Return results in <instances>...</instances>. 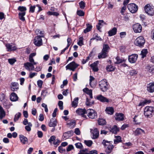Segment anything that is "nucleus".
I'll list each match as a JSON object with an SVG mask.
<instances>
[{"mask_svg": "<svg viewBox=\"0 0 154 154\" xmlns=\"http://www.w3.org/2000/svg\"><path fill=\"white\" fill-rule=\"evenodd\" d=\"M21 115V114L20 112H19L17 113L15 115L14 119V122H16L18 120L19 118L20 117Z\"/></svg>", "mask_w": 154, "mask_h": 154, "instance_id": "42", "label": "nucleus"}, {"mask_svg": "<svg viewBox=\"0 0 154 154\" xmlns=\"http://www.w3.org/2000/svg\"><path fill=\"white\" fill-rule=\"evenodd\" d=\"M147 90L150 93L153 92H154V83H150L147 84Z\"/></svg>", "mask_w": 154, "mask_h": 154, "instance_id": "14", "label": "nucleus"}, {"mask_svg": "<svg viewBox=\"0 0 154 154\" xmlns=\"http://www.w3.org/2000/svg\"><path fill=\"white\" fill-rule=\"evenodd\" d=\"M86 113L88 116L91 119H94L97 117V113L95 111L91 109L87 110Z\"/></svg>", "mask_w": 154, "mask_h": 154, "instance_id": "5", "label": "nucleus"}, {"mask_svg": "<svg viewBox=\"0 0 154 154\" xmlns=\"http://www.w3.org/2000/svg\"><path fill=\"white\" fill-rule=\"evenodd\" d=\"M18 97L17 94L15 93H12L11 95L10 99L12 101H16L18 100Z\"/></svg>", "mask_w": 154, "mask_h": 154, "instance_id": "15", "label": "nucleus"}, {"mask_svg": "<svg viewBox=\"0 0 154 154\" xmlns=\"http://www.w3.org/2000/svg\"><path fill=\"white\" fill-rule=\"evenodd\" d=\"M145 12L149 15L152 16L154 14V7L150 4H147L144 7Z\"/></svg>", "mask_w": 154, "mask_h": 154, "instance_id": "3", "label": "nucleus"}, {"mask_svg": "<svg viewBox=\"0 0 154 154\" xmlns=\"http://www.w3.org/2000/svg\"><path fill=\"white\" fill-rule=\"evenodd\" d=\"M108 8L109 9H112L113 7V5L112 4L111 2H109L108 5Z\"/></svg>", "mask_w": 154, "mask_h": 154, "instance_id": "63", "label": "nucleus"}, {"mask_svg": "<svg viewBox=\"0 0 154 154\" xmlns=\"http://www.w3.org/2000/svg\"><path fill=\"white\" fill-rule=\"evenodd\" d=\"M85 90L87 91H89V96H90V97L91 98H92L93 97V96H92L91 91L89 90L88 88H85L84 89H83V91H85Z\"/></svg>", "mask_w": 154, "mask_h": 154, "instance_id": "55", "label": "nucleus"}, {"mask_svg": "<svg viewBox=\"0 0 154 154\" xmlns=\"http://www.w3.org/2000/svg\"><path fill=\"white\" fill-rule=\"evenodd\" d=\"M77 14L78 15L80 16H83L85 14V13L81 10L77 11Z\"/></svg>", "mask_w": 154, "mask_h": 154, "instance_id": "47", "label": "nucleus"}, {"mask_svg": "<svg viewBox=\"0 0 154 154\" xmlns=\"http://www.w3.org/2000/svg\"><path fill=\"white\" fill-rule=\"evenodd\" d=\"M93 138L96 139L97 138L99 134V131L97 128H95L94 129L93 132H92Z\"/></svg>", "mask_w": 154, "mask_h": 154, "instance_id": "26", "label": "nucleus"}, {"mask_svg": "<svg viewBox=\"0 0 154 154\" xmlns=\"http://www.w3.org/2000/svg\"><path fill=\"white\" fill-rule=\"evenodd\" d=\"M58 105L60 109L61 110H63V102L62 101H59L58 102Z\"/></svg>", "mask_w": 154, "mask_h": 154, "instance_id": "53", "label": "nucleus"}, {"mask_svg": "<svg viewBox=\"0 0 154 154\" xmlns=\"http://www.w3.org/2000/svg\"><path fill=\"white\" fill-rule=\"evenodd\" d=\"M154 108L151 106H146L144 111V114L145 117L147 118H150L154 114Z\"/></svg>", "mask_w": 154, "mask_h": 154, "instance_id": "1", "label": "nucleus"}, {"mask_svg": "<svg viewBox=\"0 0 154 154\" xmlns=\"http://www.w3.org/2000/svg\"><path fill=\"white\" fill-rule=\"evenodd\" d=\"M80 7L82 9H83L85 7V3L83 1H81L79 3Z\"/></svg>", "mask_w": 154, "mask_h": 154, "instance_id": "48", "label": "nucleus"}, {"mask_svg": "<svg viewBox=\"0 0 154 154\" xmlns=\"http://www.w3.org/2000/svg\"><path fill=\"white\" fill-rule=\"evenodd\" d=\"M114 146L112 145H109L107 147L106 151L108 154L110 153L112 151Z\"/></svg>", "mask_w": 154, "mask_h": 154, "instance_id": "32", "label": "nucleus"}, {"mask_svg": "<svg viewBox=\"0 0 154 154\" xmlns=\"http://www.w3.org/2000/svg\"><path fill=\"white\" fill-rule=\"evenodd\" d=\"M98 123L99 125H103L106 124V122L104 119H100L98 121Z\"/></svg>", "mask_w": 154, "mask_h": 154, "instance_id": "38", "label": "nucleus"}, {"mask_svg": "<svg viewBox=\"0 0 154 154\" xmlns=\"http://www.w3.org/2000/svg\"><path fill=\"white\" fill-rule=\"evenodd\" d=\"M68 126L70 128H73L75 125V122L74 120H69L67 123Z\"/></svg>", "mask_w": 154, "mask_h": 154, "instance_id": "21", "label": "nucleus"}, {"mask_svg": "<svg viewBox=\"0 0 154 154\" xmlns=\"http://www.w3.org/2000/svg\"><path fill=\"white\" fill-rule=\"evenodd\" d=\"M94 40H96L97 41H101L102 40V39L100 36H98L97 34L96 33L94 34L93 35V37L90 39V43L91 42V41Z\"/></svg>", "mask_w": 154, "mask_h": 154, "instance_id": "20", "label": "nucleus"}, {"mask_svg": "<svg viewBox=\"0 0 154 154\" xmlns=\"http://www.w3.org/2000/svg\"><path fill=\"white\" fill-rule=\"evenodd\" d=\"M135 135V136H139L142 133L144 134L145 133L144 131L140 128H137L134 131Z\"/></svg>", "mask_w": 154, "mask_h": 154, "instance_id": "19", "label": "nucleus"}, {"mask_svg": "<svg viewBox=\"0 0 154 154\" xmlns=\"http://www.w3.org/2000/svg\"><path fill=\"white\" fill-rule=\"evenodd\" d=\"M8 61L10 64L12 65L16 61V60L14 58L9 59Z\"/></svg>", "mask_w": 154, "mask_h": 154, "instance_id": "50", "label": "nucleus"}, {"mask_svg": "<svg viewBox=\"0 0 154 154\" xmlns=\"http://www.w3.org/2000/svg\"><path fill=\"white\" fill-rule=\"evenodd\" d=\"M36 64H34L33 62H27L24 63V66L26 69L29 71H31L35 70V67L34 65Z\"/></svg>", "mask_w": 154, "mask_h": 154, "instance_id": "9", "label": "nucleus"}, {"mask_svg": "<svg viewBox=\"0 0 154 154\" xmlns=\"http://www.w3.org/2000/svg\"><path fill=\"white\" fill-rule=\"evenodd\" d=\"M44 118L43 114H40L39 116V120L41 121H42L44 120Z\"/></svg>", "mask_w": 154, "mask_h": 154, "instance_id": "61", "label": "nucleus"}, {"mask_svg": "<svg viewBox=\"0 0 154 154\" xmlns=\"http://www.w3.org/2000/svg\"><path fill=\"white\" fill-rule=\"evenodd\" d=\"M90 83H89V85H90L91 87H94V85H92V82L94 80V78L92 76H90Z\"/></svg>", "mask_w": 154, "mask_h": 154, "instance_id": "54", "label": "nucleus"}, {"mask_svg": "<svg viewBox=\"0 0 154 154\" xmlns=\"http://www.w3.org/2000/svg\"><path fill=\"white\" fill-rule=\"evenodd\" d=\"M109 49L110 48L108 45H103V48L102 51L108 53L109 50Z\"/></svg>", "mask_w": 154, "mask_h": 154, "instance_id": "34", "label": "nucleus"}, {"mask_svg": "<svg viewBox=\"0 0 154 154\" xmlns=\"http://www.w3.org/2000/svg\"><path fill=\"white\" fill-rule=\"evenodd\" d=\"M131 76H135L138 73L137 71L135 69H131L129 72Z\"/></svg>", "mask_w": 154, "mask_h": 154, "instance_id": "40", "label": "nucleus"}, {"mask_svg": "<svg viewBox=\"0 0 154 154\" xmlns=\"http://www.w3.org/2000/svg\"><path fill=\"white\" fill-rule=\"evenodd\" d=\"M147 50L146 49H144L142 50L141 52V54L142 55V57L143 58L146 55V54L147 53Z\"/></svg>", "mask_w": 154, "mask_h": 154, "instance_id": "43", "label": "nucleus"}, {"mask_svg": "<svg viewBox=\"0 0 154 154\" xmlns=\"http://www.w3.org/2000/svg\"><path fill=\"white\" fill-rule=\"evenodd\" d=\"M107 56V53L102 51L101 52L98 54V57L100 59L101 58H105Z\"/></svg>", "mask_w": 154, "mask_h": 154, "instance_id": "27", "label": "nucleus"}, {"mask_svg": "<svg viewBox=\"0 0 154 154\" xmlns=\"http://www.w3.org/2000/svg\"><path fill=\"white\" fill-rule=\"evenodd\" d=\"M145 42L143 37L142 36H139L134 41L135 45L140 47H142Z\"/></svg>", "mask_w": 154, "mask_h": 154, "instance_id": "4", "label": "nucleus"}, {"mask_svg": "<svg viewBox=\"0 0 154 154\" xmlns=\"http://www.w3.org/2000/svg\"><path fill=\"white\" fill-rule=\"evenodd\" d=\"M76 113L79 115L81 116L82 117L86 118L87 116L85 114L86 113V111L85 109H78L76 110Z\"/></svg>", "mask_w": 154, "mask_h": 154, "instance_id": "12", "label": "nucleus"}, {"mask_svg": "<svg viewBox=\"0 0 154 154\" xmlns=\"http://www.w3.org/2000/svg\"><path fill=\"white\" fill-rule=\"evenodd\" d=\"M108 83L107 80L103 79L100 81L99 83V85L100 90L103 92H105L108 89Z\"/></svg>", "mask_w": 154, "mask_h": 154, "instance_id": "2", "label": "nucleus"}, {"mask_svg": "<svg viewBox=\"0 0 154 154\" xmlns=\"http://www.w3.org/2000/svg\"><path fill=\"white\" fill-rule=\"evenodd\" d=\"M87 28L84 30V32L86 33L90 31L92 29V26L89 23L86 24Z\"/></svg>", "mask_w": 154, "mask_h": 154, "instance_id": "33", "label": "nucleus"}, {"mask_svg": "<svg viewBox=\"0 0 154 154\" xmlns=\"http://www.w3.org/2000/svg\"><path fill=\"white\" fill-rule=\"evenodd\" d=\"M78 66V65L74 62L73 61L68 64L66 66V70L70 69V70L74 71Z\"/></svg>", "mask_w": 154, "mask_h": 154, "instance_id": "8", "label": "nucleus"}, {"mask_svg": "<svg viewBox=\"0 0 154 154\" xmlns=\"http://www.w3.org/2000/svg\"><path fill=\"white\" fill-rule=\"evenodd\" d=\"M129 11L132 13H136L138 10V6L134 3H130L127 6Z\"/></svg>", "mask_w": 154, "mask_h": 154, "instance_id": "6", "label": "nucleus"}, {"mask_svg": "<svg viewBox=\"0 0 154 154\" xmlns=\"http://www.w3.org/2000/svg\"><path fill=\"white\" fill-rule=\"evenodd\" d=\"M79 98L78 97L74 99V100L72 103V106L74 107H76L78 105V103Z\"/></svg>", "mask_w": 154, "mask_h": 154, "instance_id": "30", "label": "nucleus"}, {"mask_svg": "<svg viewBox=\"0 0 154 154\" xmlns=\"http://www.w3.org/2000/svg\"><path fill=\"white\" fill-rule=\"evenodd\" d=\"M56 139V137L54 136H52L48 140V141L51 143L52 142L54 141Z\"/></svg>", "mask_w": 154, "mask_h": 154, "instance_id": "52", "label": "nucleus"}, {"mask_svg": "<svg viewBox=\"0 0 154 154\" xmlns=\"http://www.w3.org/2000/svg\"><path fill=\"white\" fill-rule=\"evenodd\" d=\"M38 137L39 138H42L43 136L42 132L40 131H38L37 132Z\"/></svg>", "mask_w": 154, "mask_h": 154, "instance_id": "64", "label": "nucleus"}, {"mask_svg": "<svg viewBox=\"0 0 154 154\" xmlns=\"http://www.w3.org/2000/svg\"><path fill=\"white\" fill-rule=\"evenodd\" d=\"M106 69L108 71L111 72L114 70V68L111 65H108L106 67Z\"/></svg>", "mask_w": 154, "mask_h": 154, "instance_id": "39", "label": "nucleus"}, {"mask_svg": "<svg viewBox=\"0 0 154 154\" xmlns=\"http://www.w3.org/2000/svg\"><path fill=\"white\" fill-rule=\"evenodd\" d=\"M3 104L4 107L7 109L9 108L10 106L12 105L11 104L5 102L3 103Z\"/></svg>", "mask_w": 154, "mask_h": 154, "instance_id": "49", "label": "nucleus"}, {"mask_svg": "<svg viewBox=\"0 0 154 154\" xmlns=\"http://www.w3.org/2000/svg\"><path fill=\"white\" fill-rule=\"evenodd\" d=\"M19 136L20 141L23 144H25L28 143V140L26 137L22 135H20Z\"/></svg>", "mask_w": 154, "mask_h": 154, "instance_id": "17", "label": "nucleus"}, {"mask_svg": "<svg viewBox=\"0 0 154 154\" xmlns=\"http://www.w3.org/2000/svg\"><path fill=\"white\" fill-rule=\"evenodd\" d=\"M83 38L82 37L80 38L79 39V40L78 42V44L80 46H81L82 45H83Z\"/></svg>", "mask_w": 154, "mask_h": 154, "instance_id": "51", "label": "nucleus"}, {"mask_svg": "<svg viewBox=\"0 0 154 154\" xmlns=\"http://www.w3.org/2000/svg\"><path fill=\"white\" fill-rule=\"evenodd\" d=\"M76 147L78 149H81L82 147V144L81 143H78L75 144Z\"/></svg>", "mask_w": 154, "mask_h": 154, "instance_id": "56", "label": "nucleus"}, {"mask_svg": "<svg viewBox=\"0 0 154 154\" xmlns=\"http://www.w3.org/2000/svg\"><path fill=\"white\" fill-rule=\"evenodd\" d=\"M116 119L117 121H121L124 120V115L122 113H116Z\"/></svg>", "mask_w": 154, "mask_h": 154, "instance_id": "18", "label": "nucleus"}, {"mask_svg": "<svg viewBox=\"0 0 154 154\" xmlns=\"http://www.w3.org/2000/svg\"><path fill=\"white\" fill-rule=\"evenodd\" d=\"M126 9V5H124V6L122 8L121 11V13L123 15H124V11Z\"/></svg>", "mask_w": 154, "mask_h": 154, "instance_id": "62", "label": "nucleus"}, {"mask_svg": "<svg viewBox=\"0 0 154 154\" xmlns=\"http://www.w3.org/2000/svg\"><path fill=\"white\" fill-rule=\"evenodd\" d=\"M74 148L73 146L72 145H69L68 146L66 149L67 151L69 152L71 151Z\"/></svg>", "mask_w": 154, "mask_h": 154, "instance_id": "60", "label": "nucleus"}, {"mask_svg": "<svg viewBox=\"0 0 154 154\" xmlns=\"http://www.w3.org/2000/svg\"><path fill=\"white\" fill-rule=\"evenodd\" d=\"M57 122L54 119H52L49 123V126L50 127H55L57 125Z\"/></svg>", "mask_w": 154, "mask_h": 154, "instance_id": "22", "label": "nucleus"}, {"mask_svg": "<svg viewBox=\"0 0 154 154\" xmlns=\"http://www.w3.org/2000/svg\"><path fill=\"white\" fill-rule=\"evenodd\" d=\"M148 71L152 73H154V68L153 67H148Z\"/></svg>", "mask_w": 154, "mask_h": 154, "instance_id": "58", "label": "nucleus"}, {"mask_svg": "<svg viewBox=\"0 0 154 154\" xmlns=\"http://www.w3.org/2000/svg\"><path fill=\"white\" fill-rule=\"evenodd\" d=\"M26 12L19 13L18 16L19 19L23 21H24L25 20L24 16L25 15Z\"/></svg>", "mask_w": 154, "mask_h": 154, "instance_id": "31", "label": "nucleus"}, {"mask_svg": "<svg viewBox=\"0 0 154 154\" xmlns=\"http://www.w3.org/2000/svg\"><path fill=\"white\" fill-rule=\"evenodd\" d=\"M133 28L134 31L136 33H139L142 31L141 25L138 23L134 24L133 26Z\"/></svg>", "mask_w": 154, "mask_h": 154, "instance_id": "10", "label": "nucleus"}, {"mask_svg": "<svg viewBox=\"0 0 154 154\" xmlns=\"http://www.w3.org/2000/svg\"><path fill=\"white\" fill-rule=\"evenodd\" d=\"M73 133V132L72 131H69L64 133L63 136H64L65 137H67V134H68V137H71Z\"/></svg>", "mask_w": 154, "mask_h": 154, "instance_id": "46", "label": "nucleus"}, {"mask_svg": "<svg viewBox=\"0 0 154 154\" xmlns=\"http://www.w3.org/2000/svg\"><path fill=\"white\" fill-rule=\"evenodd\" d=\"M26 7L23 6H19L18 8V10L20 11V13L26 12Z\"/></svg>", "mask_w": 154, "mask_h": 154, "instance_id": "37", "label": "nucleus"}, {"mask_svg": "<svg viewBox=\"0 0 154 154\" xmlns=\"http://www.w3.org/2000/svg\"><path fill=\"white\" fill-rule=\"evenodd\" d=\"M106 111L107 113L111 115L113 113L114 109L112 107H106Z\"/></svg>", "mask_w": 154, "mask_h": 154, "instance_id": "29", "label": "nucleus"}, {"mask_svg": "<svg viewBox=\"0 0 154 154\" xmlns=\"http://www.w3.org/2000/svg\"><path fill=\"white\" fill-rule=\"evenodd\" d=\"M5 46L8 49V51H11L12 50H14L16 49L15 47H12V46L10 44H6Z\"/></svg>", "mask_w": 154, "mask_h": 154, "instance_id": "28", "label": "nucleus"}, {"mask_svg": "<svg viewBox=\"0 0 154 154\" xmlns=\"http://www.w3.org/2000/svg\"><path fill=\"white\" fill-rule=\"evenodd\" d=\"M36 55V53H31L29 56V61L31 63L33 62L34 64H37V63L34 62V59L33 57L35 56Z\"/></svg>", "mask_w": 154, "mask_h": 154, "instance_id": "24", "label": "nucleus"}, {"mask_svg": "<svg viewBox=\"0 0 154 154\" xmlns=\"http://www.w3.org/2000/svg\"><path fill=\"white\" fill-rule=\"evenodd\" d=\"M32 126V124L31 122H29V124L26 125L25 127L26 130L28 131H29L31 130V127Z\"/></svg>", "mask_w": 154, "mask_h": 154, "instance_id": "44", "label": "nucleus"}, {"mask_svg": "<svg viewBox=\"0 0 154 154\" xmlns=\"http://www.w3.org/2000/svg\"><path fill=\"white\" fill-rule=\"evenodd\" d=\"M85 144L88 147H90L93 143V142L91 140H85L84 141Z\"/></svg>", "mask_w": 154, "mask_h": 154, "instance_id": "41", "label": "nucleus"}, {"mask_svg": "<svg viewBox=\"0 0 154 154\" xmlns=\"http://www.w3.org/2000/svg\"><path fill=\"white\" fill-rule=\"evenodd\" d=\"M85 150H81L80 151V152L78 154H97V152L96 150H92L89 152V153H87Z\"/></svg>", "mask_w": 154, "mask_h": 154, "instance_id": "16", "label": "nucleus"}, {"mask_svg": "<svg viewBox=\"0 0 154 154\" xmlns=\"http://www.w3.org/2000/svg\"><path fill=\"white\" fill-rule=\"evenodd\" d=\"M117 31V29L116 27H114L112 29L110 30L108 32L109 35L111 36L116 34Z\"/></svg>", "mask_w": 154, "mask_h": 154, "instance_id": "23", "label": "nucleus"}, {"mask_svg": "<svg viewBox=\"0 0 154 154\" xmlns=\"http://www.w3.org/2000/svg\"><path fill=\"white\" fill-rule=\"evenodd\" d=\"M43 35H41L40 36H37L35 37L34 40V44L36 46H39L42 45V37H43Z\"/></svg>", "mask_w": 154, "mask_h": 154, "instance_id": "7", "label": "nucleus"}, {"mask_svg": "<svg viewBox=\"0 0 154 154\" xmlns=\"http://www.w3.org/2000/svg\"><path fill=\"white\" fill-rule=\"evenodd\" d=\"M115 137L116 138L114 140V143L115 144H117L122 141L121 138L120 136H116Z\"/></svg>", "mask_w": 154, "mask_h": 154, "instance_id": "36", "label": "nucleus"}, {"mask_svg": "<svg viewBox=\"0 0 154 154\" xmlns=\"http://www.w3.org/2000/svg\"><path fill=\"white\" fill-rule=\"evenodd\" d=\"M43 81L40 80H38L37 81V85L39 87L41 88L43 84Z\"/></svg>", "mask_w": 154, "mask_h": 154, "instance_id": "57", "label": "nucleus"}, {"mask_svg": "<svg viewBox=\"0 0 154 154\" xmlns=\"http://www.w3.org/2000/svg\"><path fill=\"white\" fill-rule=\"evenodd\" d=\"M5 116V111L2 106L0 105V119H2Z\"/></svg>", "mask_w": 154, "mask_h": 154, "instance_id": "25", "label": "nucleus"}, {"mask_svg": "<svg viewBox=\"0 0 154 154\" xmlns=\"http://www.w3.org/2000/svg\"><path fill=\"white\" fill-rule=\"evenodd\" d=\"M67 47L69 48L72 43V40L70 38H68L67 39Z\"/></svg>", "mask_w": 154, "mask_h": 154, "instance_id": "59", "label": "nucleus"}, {"mask_svg": "<svg viewBox=\"0 0 154 154\" xmlns=\"http://www.w3.org/2000/svg\"><path fill=\"white\" fill-rule=\"evenodd\" d=\"M97 99L102 102L108 103L109 100L108 99L103 96L101 94L98 95L96 97Z\"/></svg>", "mask_w": 154, "mask_h": 154, "instance_id": "13", "label": "nucleus"}, {"mask_svg": "<svg viewBox=\"0 0 154 154\" xmlns=\"http://www.w3.org/2000/svg\"><path fill=\"white\" fill-rule=\"evenodd\" d=\"M138 57V55L136 54H133L129 56L128 60L132 63L136 62Z\"/></svg>", "mask_w": 154, "mask_h": 154, "instance_id": "11", "label": "nucleus"}, {"mask_svg": "<svg viewBox=\"0 0 154 154\" xmlns=\"http://www.w3.org/2000/svg\"><path fill=\"white\" fill-rule=\"evenodd\" d=\"M116 60H117V61L115 62V63L117 64L122 63L125 61L124 59H120L119 57H117L116 58Z\"/></svg>", "mask_w": 154, "mask_h": 154, "instance_id": "45", "label": "nucleus"}, {"mask_svg": "<svg viewBox=\"0 0 154 154\" xmlns=\"http://www.w3.org/2000/svg\"><path fill=\"white\" fill-rule=\"evenodd\" d=\"M119 131V128H118L117 126L114 125L113 126L112 128L110 131L112 133L116 134L117 133V132Z\"/></svg>", "mask_w": 154, "mask_h": 154, "instance_id": "35", "label": "nucleus"}]
</instances>
